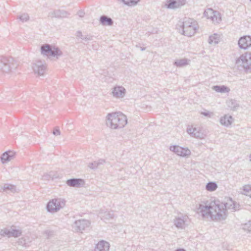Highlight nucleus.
Segmentation results:
<instances>
[{"instance_id": "obj_1", "label": "nucleus", "mask_w": 251, "mask_h": 251, "mask_svg": "<svg viewBox=\"0 0 251 251\" xmlns=\"http://www.w3.org/2000/svg\"><path fill=\"white\" fill-rule=\"evenodd\" d=\"M227 209L236 210L235 204L231 199L225 203L218 200H215L205 205H201L200 212L203 218L210 217L213 221H221L226 218Z\"/></svg>"}, {"instance_id": "obj_2", "label": "nucleus", "mask_w": 251, "mask_h": 251, "mask_svg": "<svg viewBox=\"0 0 251 251\" xmlns=\"http://www.w3.org/2000/svg\"><path fill=\"white\" fill-rule=\"evenodd\" d=\"M127 123L126 116L121 112L109 113L105 118L106 125L111 129L123 128Z\"/></svg>"}, {"instance_id": "obj_3", "label": "nucleus", "mask_w": 251, "mask_h": 251, "mask_svg": "<svg viewBox=\"0 0 251 251\" xmlns=\"http://www.w3.org/2000/svg\"><path fill=\"white\" fill-rule=\"evenodd\" d=\"M177 29L182 34L191 37L197 30V23L193 19L185 18L182 22H180V25H177Z\"/></svg>"}, {"instance_id": "obj_4", "label": "nucleus", "mask_w": 251, "mask_h": 251, "mask_svg": "<svg viewBox=\"0 0 251 251\" xmlns=\"http://www.w3.org/2000/svg\"><path fill=\"white\" fill-rule=\"evenodd\" d=\"M236 64L239 70L246 73H251V52H247L241 55L236 60Z\"/></svg>"}, {"instance_id": "obj_5", "label": "nucleus", "mask_w": 251, "mask_h": 251, "mask_svg": "<svg viewBox=\"0 0 251 251\" xmlns=\"http://www.w3.org/2000/svg\"><path fill=\"white\" fill-rule=\"evenodd\" d=\"M41 54L47 56H53L58 58L61 56L63 53L57 47H52L50 44H44L41 47Z\"/></svg>"}, {"instance_id": "obj_6", "label": "nucleus", "mask_w": 251, "mask_h": 251, "mask_svg": "<svg viewBox=\"0 0 251 251\" xmlns=\"http://www.w3.org/2000/svg\"><path fill=\"white\" fill-rule=\"evenodd\" d=\"M66 201L61 198H55L50 200L47 203L46 208L48 212L54 213L63 208L65 205Z\"/></svg>"}, {"instance_id": "obj_7", "label": "nucleus", "mask_w": 251, "mask_h": 251, "mask_svg": "<svg viewBox=\"0 0 251 251\" xmlns=\"http://www.w3.org/2000/svg\"><path fill=\"white\" fill-rule=\"evenodd\" d=\"M13 61L11 57L0 56V74L10 72L14 67Z\"/></svg>"}, {"instance_id": "obj_8", "label": "nucleus", "mask_w": 251, "mask_h": 251, "mask_svg": "<svg viewBox=\"0 0 251 251\" xmlns=\"http://www.w3.org/2000/svg\"><path fill=\"white\" fill-rule=\"evenodd\" d=\"M47 68V65L44 61L37 60L32 64V69L34 73L38 76H43Z\"/></svg>"}, {"instance_id": "obj_9", "label": "nucleus", "mask_w": 251, "mask_h": 251, "mask_svg": "<svg viewBox=\"0 0 251 251\" xmlns=\"http://www.w3.org/2000/svg\"><path fill=\"white\" fill-rule=\"evenodd\" d=\"M190 222V219L186 215L181 214L180 216L176 217L174 220V225L179 229H184L188 226Z\"/></svg>"}, {"instance_id": "obj_10", "label": "nucleus", "mask_w": 251, "mask_h": 251, "mask_svg": "<svg viewBox=\"0 0 251 251\" xmlns=\"http://www.w3.org/2000/svg\"><path fill=\"white\" fill-rule=\"evenodd\" d=\"M186 131L191 137L196 138L203 139L205 136L201 127H195L192 125L188 126Z\"/></svg>"}, {"instance_id": "obj_11", "label": "nucleus", "mask_w": 251, "mask_h": 251, "mask_svg": "<svg viewBox=\"0 0 251 251\" xmlns=\"http://www.w3.org/2000/svg\"><path fill=\"white\" fill-rule=\"evenodd\" d=\"M90 223L88 220L81 219L75 221L72 225V227L75 232L82 233L86 228L88 227Z\"/></svg>"}, {"instance_id": "obj_12", "label": "nucleus", "mask_w": 251, "mask_h": 251, "mask_svg": "<svg viewBox=\"0 0 251 251\" xmlns=\"http://www.w3.org/2000/svg\"><path fill=\"white\" fill-rule=\"evenodd\" d=\"M169 149L177 155L182 157L188 156L191 154V151L188 148H182L176 145L170 146Z\"/></svg>"}, {"instance_id": "obj_13", "label": "nucleus", "mask_w": 251, "mask_h": 251, "mask_svg": "<svg viewBox=\"0 0 251 251\" xmlns=\"http://www.w3.org/2000/svg\"><path fill=\"white\" fill-rule=\"evenodd\" d=\"M238 44L241 49L247 50L251 46V36L245 35L240 37Z\"/></svg>"}, {"instance_id": "obj_14", "label": "nucleus", "mask_w": 251, "mask_h": 251, "mask_svg": "<svg viewBox=\"0 0 251 251\" xmlns=\"http://www.w3.org/2000/svg\"><path fill=\"white\" fill-rule=\"evenodd\" d=\"M126 93V89L121 86H116L112 89V96L116 98L124 97Z\"/></svg>"}, {"instance_id": "obj_15", "label": "nucleus", "mask_w": 251, "mask_h": 251, "mask_svg": "<svg viewBox=\"0 0 251 251\" xmlns=\"http://www.w3.org/2000/svg\"><path fill=\"white\" fill-rule=\"evenodd\" d=\"M68 186L72 187H80L84 184V181L81 178H71L66 181Z\"/></svg>"}, {"instance_id": "obj_16", "label": "nucleus", "mask_w": 251, "mask_h": 251, "mask_svg": "<svg viewBox=\"0 0 251 251\" xmlns=\"http://www.w3.org/2000/svg\"><path fill=\"white\" fill-rule=\"evenodd\" d=\"M110 245L108 242L101 240L96 245L95 251H109Z\"/></svg>"}, {"instance_id": "obj_17", "label": "nucleus", "mask_w": 251, "mask_h": 251, "mask_svg": "<svg viewBox=\"0 0 251 251\" xmlns=\"http://www.w3.org/2000/svg\"><path fill=\"white\" fill-rule=\"evenodd\" d=\"M220 124L225 126L228 127L233 122V119L231 115H225L220 118Z\"/></svg>"}, {"instance_id": "obj_18", "label": "nucleus", "mask_w": 251, "mask_h": 251, "mask_svg": "<svg viewBox=\"0 0 251 251\" xmlns=\"http://www.w3.org/2000/svg\"><path fill=\"white\" fill-rule=\"evenodd\" d=\"M15 152L11 151H8L2 154L1 156V161L2 163H5L10 161L14 157Z\"/></svg>"}, {"instance_id": "obj_19", "label": "nucleus", "mask_w": 251, "mask_h": 251, "mask_svg": "<svg viewBox=\"0 0 251 251\" xmlns=\"http://www.w3.org/2000/svg\"><path fill=\"white\" fill-rule=\"evenodd\" d=\"M68 15V13L63 10H55L53 12L50 13V16L51 17L55 18H64L66 17Z\"/></svg>"}, {"instance_id": "obj_20", "label": "nucleus", "mask_w": 251, "mask_h": 251, "mask_svg": "<svg viewBox=\"0 0 251 251\" xmlns=\"http://www.w3.org/2000/svg\"><path fill=\"white\" fill-rule=\"evenodd\" d=\"M100 23L103 25H112L113 24L112 19L105 15L100 16Z\"/></svg>"}, {"instance_id": "obj_21", "label": "nucleus", "mask_w": 251, "mask_h": 251, "mask_svg": "<svg viewBox=\"0 0 251 251\" xmlns=\"http://www.w3.org/2000/svg\"><path fill=\"white\" fill-rule=\"evenodd\" d=\"M212 89L217 92L221 93H228L230 89L225 85H215L212 87Z\"/></svg>"}, {"instance_id": "obj_22", "label": "nucleus", "mask_w": 251, "mask_h": 251, "mask_svg": "<svg viewBox=\"0 0 251 251\" xmlns=\"http://www.w3.org/2000/svg\"><path fill=\"white\" fill-rule=\"evenodd\" d=\"M105 163V160L103 159H99L97 161H95L93 162L90 163L88 164V167L91 169H96L99 166Z\"/></svg>"}, {"instance_id": "obj_23", "label": "nucleus", "mask_w": 251, "mask_h": 251, "mask_svg": "<svg viewBox=\"0 0 251 251\" xmlns=\"http://www.w3.org/2000/svg\"><path fill=\"white\" fill-rule=\"evenodd\" d=\"M188 61L186 58L178 59L174 62V65L177 67H183L188 64Z\"/></svg>"}, {"instance_id": "obj_24", "label": "nucleus", "mask_w": 251, "mask_h": 251, "mask_svg": "<svg viewBox=\"0 0 251 251\" xmlns=\"http://www.w3.org/2000/svg\"><path fill=\"white\" fill-rule=\"evenodd\" d=\"M100 217L102 220H110L113 219L115 217L112 211H105L100 213Z\"/></svg>"}, {"instance_id": "obj_25", "label": "nucleus", "mask_w": 251, "mask_h": 251, "mask_svg": "<svg viewBox=\"0 0 251 251\" xmlns=\"http://www.w3.org/2000/svg\"><path fill=\"white\" fill-rule=\"evenodd\" d=\"M220 41L219 35L217 33H214L209 37L208 43L210 44L216 45Z\"/></svg>"}, {"instance_id": "obj_26", "label": "nucleus", "mask_w": 251, "mask_h": 251, "mask_svg": "<svg viewBox=\"0 0 251 251\" xmlns=\"http://www.w3.org/2000/svg\"><path fill=\"white\" fill-rule=\"evenodd\" d=\"M227 105L232 110H235L239 106V104L235 100H230L227 102Z\"/></svg>"}, {"instance_id": "obj_27", "label": "nucleus", "mask_w": 251, "mask_h": 251, "mask_svg": "<svg viewBox=\"0 0 251 251\" xmlns=\"http://www.w3.org/2000/svg\"><path fill=\"white\" fill-rule=\"evenodd\" d=\"M217 187V184L215 182H209L206 184L205 186L206 190L210 192L216 190Z\"/></svg>"}, {"instance_id": "obj_28", "label": "nucleus", "mask_w": 251, "mask_h": 251, "mask_svg": "<svg viewBox=\"0 0 251 251\" xmlns=\"http://www.w3.org/2000/svg\"><path fill=\"white\" fill-rule=\"evenodd\" d=\"M165 6L168 9L177 8L176 0H168L165 3Z\"/></svg>"}, {"instance_id": "obj_29", "label": "nucleus", "mask_w": 251, "mask_h": 251, "mask_svg": "<svg viewBox=\"0 0 251 251\" xmlns=\"http://www.w3.org/2000/svg\"><path fill=\"white\" fill-rule=\"evenodd\" d=\"M76 36L77 37L80 38L82 40L85 41H90L93 40V36L91 35H87L84 36L82 35L81 31H78L76 32Z\"/></svg>"}, {"instance_id": "obj_30", "label": "nucleus", "mask_w": 251, "mask_h": 251, "mask_svg": "<svg viewBox=\"0 0 251 251\" xmlns=\"http://www.w3.org/2000/svg\"><path fill=\"white\" fill-rule=\"evenodd\" d=\"M11 234L10 237H18L22 235V231L20 229H16L13 228V226L11 227Z\"/></svg>"}, {"instance_id": "obj_31", "label": "nucleus", "mask_w": 251, "mask_h": 251, "mask_svg": "<svg viewBox=\"0 0 251 251\" xmlns=\"http://www.w3.org/2000/svg\"><path fill=\"white\" fill-rule=\"evenodd\" d=\"M1 190L5 191L9 190L12 192H14L16 191V187L15 185L10 184H5L3 187L1 188L0 191H1Z\"/></svg>"}, {"instance_id": "obj_32", "label": "nucleus", "mask_w": 251, "mask_h": 251, "mask_svg": "<svg viewBox=\"0 0 251 251\" xmlns=\"http://www.w3.org/2000/svg\"><path fill=\"white\" fill-rule=\"evenodd\" d=\"M119 1L123 2L125 5L128 6H134L137 4V3L140 0H118Z\"/></svg>"}, {"instance_id": "obj_33", "label": "nucleus", "mask_w": 251, "mask_h": 251, "mask_svg": "<svg viewBox=\"0 0 251 251\" xmlns=\"http://www.w3.org/2000/svg\"><path fill=\"white\" fill-rule=\"evenodd\" d=\"M211 20L214 24L219 23L221 21V17L220 16V13L216 11Z\"/></svg>"}, {"instance_id": "obj_34", "label": "nucleus", "mask_w": 251, "mask_h": 251, "mask_svg": "<svg viewBox=\"0 0 251 251\" xmlns=\"http://www.w3.org/2000/svg\"><path fill=\"white\" fill-rule=\"evenodd\" d=\"M54 177V172H50L49 173H45L42 176V179L44 180H49L50 179H53Z\"/></svg>"}, {"instance_id": "obj_35", "label": "nucleus", "mask_w": 251, "mask_h": 251, "mask_svg": "<svg viewBox=\"0 0 251 251\" xmlns=\"http://www.w3.org/2000/svg\"><path fill=\"white\" fill-rule=\"evenodd\" d=\"M243 194L251 198V185H246L243 187Z\"/></svg>"}, {"instance_id": "obj_36", "label": "nucleus", "mask_w": 251, "mask_h": 251, "mask_svg": "<svg viewBox=\"0 0 251 251\" xmlns=\"http://www.w3.org/2000/svg\"><path fill=\"white\" fill-rule=\"evenodd\" d=\"M215 11H214L213 9L209 8L204 11V15L208 19H211Z\"/></svg>"}, {"instance_id": "obj_37", "label": "nucleus", "mask_w": 251, "mask_h": 251, "mask_svg": "<svg viewBox=\"0 0 251 251\" xmlns=\"http://www.w3.org/2000/svg\"><path fill=\"white\" fill-rule=\"evenodd\" d=\"M10 233L11 229L4 228L0 231V235L3 237L7 236L9 238L10 237Z\"/></svg>"}, {"instance_id": "obj_38", "label": "nucleus", "mask_w": 251, "mask_h": 251, "mask_svg": "<svg viewBox=\"0 0 251 251\" xmlns=\"http://www.w3.org/2000/svg\"><path fill=\"white\" fill-rule=\"evenodd\" d=\"M18 19H20V20L22 22H24L27 21L29 19V17L27 13H24L21 15L18 16Z\"/></svg>"}, {"instance_id": "obj_39", "label": "nucleus", "mask_w": 251, "mask_h": 251, "mask_svg": "<svg viewBox=\"0 0 251 251\" xmlns=\"http://www.w3.org/2000/svg\"><path fill=\"white\" fill-rule=\"evenodd\" d=\"M17 243L19 245L22 246L23 247H26L28 246L27 243L26 242L25 238L24 237L20 238L18 240Z\"/></svg>"}, {"instance_id": "obj_40", "label": "nucleus", "mask_w": 251, "mask_h": 251, "mask_svg": "<svg viewBox=\"0 0 251 251\" xmlns=\"http://www.w3.org/2000/svg\"><path fill=\"white\" fill-rule=\"evenodd\" d=\"M243 229L248 232H251V221H250L248 223L245 224L243 225Z\"/></svg>"}, {"instance_id": "obj_41", "label": "nucleus", "mask_w": 251, "mask_h": 251, "mask_svg": "<svg viewBox=\"0 0 251 251\" xmlns=\"http://www.w3.org/2000/svg\"><path fill=\"white\" fill-rule=\"evenodd\" d=\"M201 114L205 117H208V118H211L212 116H213V115H214V113L213 112H209L207 110H205V111L201 112Z\"/></svg>"}, {"instance_id": "obj_42", "label": "nucleus", "mask_w": 251, "mask_h": 251, "mask_svg": "<svg viewBox=\"0 0 251 251\" xmlns=\"http://www.w3.org/2000/svg\"><path fill=\"white\" fill-rule=\"evenodd\" d=\"M177 8H179L186 3V0H176Z\"/></svg>"}, {"instance_id": "obj_43", "label": "nucleus", "mask_w": 251, "mask_h": 251, "mask_svg": "<svg viewBox=\"0 0 251 251\" xmlns=\"http://www.w3.org/2000/svg\"><path fill=\"white\" fill-rule=\"evenodd\" d=\"M158 33L157 28H153L151 31H148L146 33L148 36H150L151 34H156Z\"/></svg>"}, {"instance_id": "obj_44", "label": "nucleus", "mask_w": 251, "mask_h": 251, "mask_svg": "<svg viewBox=\"0 0 251 251\" xmlns=\"http://www.w3.org/2000/svg\"><path fill=\"white\" fill-rule=\"evenodd\" d=\"M52 133L54 135L57 136L60 134V131L58 128H55V129H53Z\"/></svg>"}, {"instance_id": "obj_45", "label": "nucleus", "mask_w": 251, "mask_h": 251, "mask_svg": "<svg viewBox=\"0 0 251 251\" xmlns=\"http://www.w3.org/2000/svg\"><path fill=\"white\" fill-rule=\"evenodd\" d=\"M175 251H186L183 249H178L176 250Z\"/></svg>"}, {"instance_id": "obj_46", "label": "nucleus", "mask_w": 251, "mask_h": 251, "mask_svg": "<svg viewBox=\"0 0 251 251\" xmlns=\"http://www.w3.org/2000/svg\"><path fill=\"white\" fill-rule=\"evenodd\" d=\"M50 232H51V231H49V230H47V231H45V233H46V234H48V235H49V234H50Z\"/></svg>"}, {"instance_id": "obj_47", "label": "nucleus", "mask_w": 251, "mask_h": 251, "mask_svg": "<svg viewBox=\"0 0 251 251\" xmlns=\"http://www.w3.org/2000/svg\"><path fill=\"white\" fill-rule=\"evenodd\" d=\"M141 50H142V51H143V50H145V48L141 47Z\"/></svg>"}, {"instance_id": "obj_48", "label": "nucleus", "mask_w": 251, "mask_h": 251, "mask_svg": "<svg viewBox=\"0 0 251 251\" xmlns=\"http://www.w3.org/2000/svg\"><path fill=\"white\" fill-rule=\"evenodd\" d=\"M250 161L251 162V154L249 156Z\"/></svg>"}, {"instance_id": "obj_49", "label": "nucleus", "mask_w": 251, "mask_h": 251, "mask_svg": "<svg viewBox=\"0 0 251 251\" xmlns=\"http://www.w3.org/2000/svg\"><path fill=\"white\" fill-rule=\"evenodd\" d=\"M250 1H251V0H250Z\"/></svg>"}]
</instances>
